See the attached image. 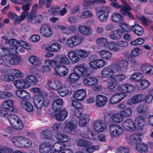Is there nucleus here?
<instances>
[{
  "label": "nucleus",
  "mask_w": 153,
  "mask_h": 153,
  "mask_svg": "<svg viewBox=\"0 0 153 153\" xmlns=\"http://www.w3.org/2000/svg\"><path fill=\"white\" fill-rule=\"evenodd\" d=\"M45 62L48 65H50L54 63L56 65L60 64L68 65L69 63V60L66 57H63L62 56L58 55L55 58L54 60H46Z\"/></svg>",
  "instance_id": "obj_4"
},
{
  "label": "nucleus",
  "mask_w": 153,
  "mask_h": 153,
  "mask_svg": "<svg viewBox=\"0 0 153 153\" xmlns=\"http://www.w3.org/2000/svg\"><path fill=\"white\" fill-rule=\"evenodd\" d=\"M126 95L123 94H117L112 95L110 99V102L112 104H116L124 98Z\"/></svg>",
  "instance_id": "obj_17"
},
{
  "label": "nucleus",
  "mask_w": 153,
  "mask_h": 153,
  "mask_svg": "<svg viewBox=\"0 0 153 153\" xmlns=\"http://www.w3.org/2000/svg\"><path fill=\"white\" fill-rule=\"evenodd\" d=\"M111 18L113 22H120L124 20L123 16L118 13H115L112 14Z\"/></svg>",
  "instance_id": "obj_32"
},
{
  "label": "nucleus",
  "mask_w": 153,
  "mask_h": 153,
  "mask_svg": "<svg viewBox=\"0 0 153 153\" xmlns=\"http://www.w3.org/2000/svg\"><path fill=\"white\" fill-rule=\"evenodd\" d=\"M122 117H129L132 113L131 109L130 108H127L120 112Z\"/></svg>",
  "instance_id": "obj_45"
},
{
  "label": "nucleus",
  "mask_w": 153,
  "mask_h": 153,
  "mask_svg": "<svg viewBox=\"0 0 153 153\" xmlns=\"http://www.w3.org/2000/svg\"><path fill=\"white\" fill-rule=\"evenodd\" d=\"M85 91L82 89H79L76 91L73 94L74 98L78 100H83L86 96Z\"/></svg>",
  "instance_id": "obj_15"
},
{
  "label": "nucleus",
  "mask_w": 153,
  "mask_h": 153,
  "mask_svg": "<svg viewBox=\"0 0 153 153\" xmlns=\"http://www.w3.org/2000/svg\"><path fill=\"white\" fill-rule=\"evenodd\" d=\"M68 115V112L65 109H62L58 112H56L55 115V119L59 121L64 120Z\"/></svg>",
  "instance_id": "obj_23"
},
{
  "label": "nucleus",
  "mask_w": 153,
  "mask_h": 153,
  "mask_svg": "<svg viewBox=\"0 0 153 153\" xmlns=\"http://www.w3.org/2000/svg\"><path fill=\"white\" fill-rule=\"evenodd\" d=\"M122 5H120L117 0L111 1L110 6L117 9H120L119 12L123 15L128 16L129 18L132 19L134 18L133 15L130 12L132 8L130 5L125 0H120Z\"/></svg>",
  "instance_id": "obj_2"
},
{
  "label": "nucleus",
  "mask_w": 153,
  "mask_h": 153,
  "mask_svg": "<svg viewBox=\"0 0 153 153\" xmlns=\"http://www.w3.org/2000/svg\"><path fill=\"white\" fill-rule=\"evenodd\" d=\"M22 108L27 111L30 112L33 111V106L29 101H25L22 102Z\"/></svg>",
  "instance_id": "obj_38"
},
{
  "label": "nucleus",
  "mask_w": 153,
  "mask_h": 153,
  "mask_svg": "<svg viewBox=\"0 0 153 153\" xmlns=\"http://www.w3.org/2000/svg\"><path fill=\"white\" fill-rule=\"evenodd\" d=\"M39 31L42 36L46 37H50L53 33V30L51 26L47 24L42 25L39 29Z\"/></svg>",
  "instance_id": "obj_5"
},
{
  "label": "nucleus",
  "mask_w": 153,
  "mask_h": 153,
  "mask_svg": "<svg viewBox=\"0 0 153 153\" xmlns=\"http://www.w3.org/2000/svg\"><path fill=\"white\" fill-rule=\"evenodd\" d=\"M61 48V45L58 43H55L48 48V50L52 52H57Z\"/></svg>",
  "instance_id": "obj_53"
},
{
  "label": "nucleus",
  "mask_w": 153,
  "mask_h": 153,
  "mask_svg": "<svg viewBox=\"0 0 153 153\" xmlns=\"http://www.w3.org/2000/svg\"><path fill=\"white\" fill-rule=\"evenodd\" d=\"M123 126L126 130L130 131H135L134 123L130 119L126 120L123 123Z\"/></svg>",
  "instance_id": "obj_8"
},
{
  "label": "nucleus",
  "mask_w": 153,
  "mask_h": 153,
  "mask_svg": "<svg viewBox=\"0 0 153 153\" xmlns=\"http://www.w3.org/2000/svg\"><path fill=\"white\" fill-rule=\"evenodd\" d=\"M88 75L87 66L85 64H81L75 67L74 73L70 75L67 80L70 82H75L79 79V76H87Z\"/></svg>",
  "instance_id": "obj_1"
},
{
  "label": "nucleus",
  "mask_w": 153,
  "mask_h": 153,
  "mask_svg": "<svg viewBox=\"0 0 153 153\" xmlns=\"http://www.w3.org/2000/svg\"><path fill=\"white\" fill-rule=\"evenodd\" d=\"M142 71L147 74H153V66L149 65H144L142 67Z\"/></svg>",
  "instance_id": "obj_42"
},
{
  "label": "nucleus",
  "mask_w": 153,
  "mask_h": 153,
  "mask_svg": "<svg viewBox=\"0 0 153 153\" xmlns=\"http://www.w3.org/2000/svg\"><path fill=\"white\" fill-rule=\"evenodd\" d=\"M66 145L63 143H60L59 142H56L54 143L53 146V148L55 149V150L58 151V153L59 152H62L65 148Z\"/></svg>",
  "instance_id": "obj_44"
},
{
  "label": "nucleus",
  "mask_w": 153,
  "mask_h": 153,
  "mask_svg": "<svg viewBox=\"0 0 153 153\" xmlns=\"http://www.w3.org/2000/svg\"><path fill=\"white\" fill-rule=\"evenodd\" d=\"M108 42L107 39L104 37L99 38L96 40V42L98 45L100 46H104L105 47Z\"/></svg>",
  "instance_id": "obj_47"
},
{
  "label": "nucleus",
  "mask_w": 153,
  "mask_h": 153,
  "mask_svg": "<svg viewBox=\"0 0 153 153\" xmlns=\"http://www.w3.org/2000/svg\"><path fill=\"white\" fill-rule=\"evenodd\" d=\"M51 145L49 143H42L39 146V151L41 153H48L50 150Z\"/></svg>",
  "instance_id": "obj_31"
},
{
  "label": "nucleus",
  "mask_w": 153,
  "mask_h": 153,
  "mask_svg": "<svg viewBox=\"0 0 153 153\" xmlns=\"http://www.w3.org/2000/svg\"><path fill=\"white\" fill-rule=\"evenodd\" d=\"M131 28L133 31L137 35L141 36L143 33V28L138 24L131 26Z\"/></svg>",
  "instance_id": "obj_34"
},
{
  "label": "nucleus",
  "mask_w": 153,
  "mask_h": 153,
  "mask_svg": "<svg viewBox=\"0 0 153 153\" xmlns=\"http://www.w3.org/2000/svg\"><path fill=\"white\" fill-rule=\"evenodd\" d=\"M73 36L76 46L81 44L83 41V39L81 35H76Z\"/></svg>",
  "instance_id": "obj_60"
},
{
  "label": "nucleus",
  "mask_w": 153,
  "mask_h": 153,
  "mask_svg": "<svg viewBox=\"0 0 153 153\" xmlns=\"http://www.w3.org/2000/svg\"><path fill=\"white\" fill-rule=\"evenodd\" d=\"M56 136L58 140L62 142V143L64 142H67L70 139L68 135L62 133H57Z\"/></svg>",
  "instance_id": "obj_37"
},
{
  "label": "nucleus",
  "mask_w": 153,
  "mask_h": 153,
  "mask_svg": "<svg viewBox=\"0 0 153 153\" xmlns=\"http://www.w3.org/2000/svg\"><path fill=\"white\" fill-rule=\"evenodd\" d=\"M55 73L60 76H65L68 73V68L64 65H60L55 67L54 68Z\"/></svg>",
  "instance_id": "obj_10"
},
{
  "label": "nucleus",
  "mask_w": 153,
  "mask_h": 153,
  "mask_svg": "<svg viewBox=\"0 0 153 153\" xmlns=\"http://www.w3.org/2000/svg\"><path fill=\"white\" fill-rule=\"evenodd\" d=\"M123 33H122L120 30L116 29L110 33L109 36L111 39L117 40L121 38Z\"/></svg>",
  "instance_id": "obj_27"
},
{
  "label": "nucleus",
  "mask_w": 153,
  "mask_h": 153,
  "mask_svg": "<svg viewBox=\"0 0 153 153\" xmlns=\"http://www.w3.org/2000/svg\"><path fill=\"white\" fill-rule=\"evenodd\" d=\"M89 75L87 76H83L84 77L83 79L84 84L88 86H92L95 85L97 84L98 81L97 79L94 77L89 76L90 73L88 71Z\"/></svg>",
  "instance_id": "obj_7"
},
{
  "label": "nucleus",
  "mask_w": 153,
  "mask_h": 153,
  "mask_svg": "<svg viewBox=\"0 0 153 153\" xmlns=\"http://www.w3.org/2000/svg\"><path fill=\"white\" fill-rule=\"evenodd\" d=\"M128 65V62L126 60L117 59L112 64V66L116 71L121 73L126 70Z\"/></svg>",
  "instance_id": "obj_3"
},
{
  "label": "nucleus",
  "mask_w": 153,
  "mask_h": 153,
  "mask_svg": "<svg viewBox=\"0 0 153 153\" xmlns=\"http://www.w3.org/2000/svg\"><path fill=\"white\" fill-rule=\"evenodd\" d=\"M140 140L141 138L140 137L139 134L138 133H135L132 134L130 136L129 139V142L132 144L137 143Z\"/></svg>",
  "instance_id": "obj_33"
},
{
  "label": "nucleus",
  "mask_w": 153,
  "mask_h": 153,
  "mask_svg": "<svg viewBox=\"0 0 153 153\" xmlns=\"http://www.w3.org/2000/svg\"><path fill=\"white\" fill-rule=\"evenodd\" d=\"M139 84L140 85L141 90L145 89L149 85V82L146 79H142L140 81Z\"/></svg>",
  "instance_id": "obj_62"
},
{
  "label": "nucleus",
  "mask_w": 153,
  "mask_h": 153,
  "mask_svg": "<svg viewBox=\"0 0 153 153\" xmlns=\"http://www.w3.org/2000/svg\"><path fill=\"white\" fill-rule=\"evenodd\" d=\"M41 133L43 137L46 139L50 140L52 139L53 135L51 131H50L48 130H44L42 131Z\"/></svg>",
  "instance_id": "obj_48"
},
{
  "label": "nucleus",
  "mask_w": 153,
  "mask_h": 153,
  "mask_svg": "<svg viewBox=\"0 0 153 153\" xmlns=\"http://www.w3.org/2000/svg\"><path fill=\"white\" fill-rule=\"evenodd\" d=\"M122 117L120 113L113 114L111 116V118L114 121L119 123L122 121Z\"/></svg>",
  "instance_id": "obj_46"
},
{
  "label": "nucleus",
  "mask_w": 153,
  "mask_h": 153,
  "mask_svg": "<svg viewBox=\"0 0 153 153\" xmlns=\"http://www.w3.org/2000/svg\"><path fill=\"white\" fill-rule=\"evenodd\" d=\"M109 128L110 134L112 136H119L123 133L122 128L117 125H111L110 126Z\"/></svg>",
  "instance_id": "obj_6"
},
{
  "label": "nucleus",
  "mask_w": 153,
  "mask_h": 153,
  "mask_svg": "<svg viewBox=\"0 0 153 153\" xmlns=\"http://www.w3.org/2000/svg\"><path fill=\"white\" fill-rule=\"evenodd\" d=\"M37 13L30 12L27 16V21L28 23H40L42 22L41 19H38L36 18Z\"/></svg>",
  "instance_id": "obj_21"
},
{
  "label": "nucleus",
  "mask_w": 153,
  "mask_h": 153,
  "mask_svg": "<svg viewBox=\"0 0 153 153\" xmlns=\"http://www.w3.org/2000/svg\"><path fill=\"white\" fill-rule=\"evenodd\" d=\"M30 62L34 65H38L41 64L39 59L34 56H31L29 58Z\"/></svg>",
  "instance_id": "obj_43"
},
{
  "label": "nucleus",
  "mask_w": 153,
  "mask_h": 153,
  "mask_svg": "<svg viewBox=\"0 0 153 153\" xmlns=\"http://www.w3.org/2000/svg\"><path fill=\"white\" fill-rule=\"evenodd\" d=\"M7 118L12 126L16 123V121L19 119L17 116L13 114H8Z\"/></svg>",
  "instance_id": "obj_41"
},
{
  "label": "nucleus",
  "mask_w": 153,
  "mask_h": 153,
  "mask_svg": "<svg viewBox=\"0 0 153 153\" xmlns=\"http://www.w3.org/2000/svg\"><path fill=\"white\" fill-rule=\"evenodd\" d=\"M33 100L35 107L37 109L42 108L44 103V98L42 96L40 97H34Z\"/></svg>",
  "instance_id": "obj_24"
},
{
  "label": "nucleus",
  "mask_w": 153,
  "mask_h": 153,
  "mask_svg": "<svg viewBox=\"0 0 153 153\" xmlns=\"http://www.w3.org/2000/svg\"><path fill=\"white\" fill-rule=\"evenodd\" d=\"M77 124V121L76 120H71L66 124L65 127L71 131L76 128Z\"/></svg>",
  "instance_id": "obj_39"
},
{
  "label": "nucleus",
  "mask_w": 153,
  "mask_h": 153,
  "mask_svg": "<svg viewBox=\"0 0 153 153\" xmlns=\"http://www.w3.org/2000/svg\"><path fill=\"white\" fill-rule=\"evenodd\" d=\"M106 125L102 120H98L94 123V128L98 132H102L106 128Z\"/></svg>",
  "instance_id": "obj_16"
},
{
  "label": "nucleus",
  "mask_w": 153,
  "mask_h": 153,
  "mask_svg": "<svg viewBox=\"0 0 153 153\" xmlns=\"http://www.w3.org/2000/svg\"><path fill=\"white\" fill-rule=\"evenodd\" d=\"M144 42L145 39L144 38H140L133 41H131L130 42V44L132 45H140L143 44Z\"/></svg>",
  "instance_id": "obj_63"
},
{
  "label": "nucleus",
  "mask_w": 153,
  "mask_h": 153,
  "mask_svg": "<svg viewBox=\"0 0 153 153\" xmlns=\"http://www.w3.org/2000/svg\"><path fill=\"white\" fill-rule=\"evenodd\" d=\"M147 146L144 143H139L136 146V150L141 153H146L147 151Z\"/></svg>",
  "instance_id": "obj_35"
},
{
  "label": "nucleus",
  "mask_w": 153,
  "mask_h": 153,
  "mask_svg": "<svg viewBox=\"0 0 153 153\" xmlns=\"http://www.w3.org/2000/svg\"><path fill=\"white\" fill-rule=\"evenodd\" d=\"M48 85L50 88L53 90H57V91L62 89L63 87L62 83L59 81L52 82L49 81L48 82Z\"/></svg>",
  "instance_id": "obj_20"
},
{
  "label": "nucleus",
  "mask_w": 153,
  "mask_h": 153,
  "mask_svg": "<svg viewBox=\"0 0 153 153\" xmlns=\"http://www.w3.org/2000/svg\"><path fill=\"white\" fill-rule=\"evenodd\" d=\"M143 95L141 94H138L133 96L128 100L127 103L129 105H132L144 101Z\"/></svg>",
  "instance_id": "obj_13"
},
{
  "label": "nucleus",
  "mask_w": 153,
  "mask_h": 153,
  "mask_svg": "<svg viewBox=\"0 0 153 153\" xmlns=\"http://www.w3.org/2000/svg\"><path fill=\"white\" fill-rule=\"evenodd\" d=\"M15 128L17 130H21L24 127V126L22 123L21 120L19 119L17 121L16 123H15L12 126Z\"/></svg>",
  "instance_id": "obj_59"
},
{
  "label": "nucleus",
  "mask_w": 153,
  "mask_h": 153,
  "mask_svg": "<svg viewBox=\"0 0 153 153\" xmlns=\"http://www.w3.org/2000/svg\"><path fill=\"white\" fill-rule=\"evenodd\" d=\"M99 54L102 58L104 59L108 60L110 59L112 54L109 51H100Z\"/></svg>",
  "instance_id": "obj_40"
},
{
  "label": "nucleus",
  "mask_w": 153,
  "mask_h": 153,
  "mask_svg": "<svg viewBox=\"0 0 153 153\" xmlns=\"http://www.w3.org/2000/svg\"><path fill=\"white\" fill-rule=\"evenodd\" d=\"M77 53H76L74 51H70L68 54L69 58L74 63L78 62L80 60V58L77 56Z\"/></svg>",
  "instance_id": "obj_29"
},
{
  "label": "nucleus",
  "mask_w": 153,
  "mask_h": 153,
  "mask_svg": "<svg viewBox=\"0 0 153 153\" xmlns=\"http://www.w3.org/2000/svg\"><path fill=\"white\" fill-rule=\"evenodd\" d=\"M99 149L98 145H95L91 147L84 148L83 149L84 151H85L89 153H92L96 150H98Z\"/></svg>",
  "instance_id": "obj_56"
},
{
  "label": "nucleus",
  "mask_w": 153,
  "mask_h": 153,
  "mask_svg": "<svg viewBox=\"0 0 153 153\" xmlns=\"http://www.w3.org/2000/svg\"><path fill=\"white\" fill-rule=\"evenodd\" d=\"M127 84H123L117 86V91L120 93L119 94H123L126 95V93L127 91Z\"/></svg>",
  "instance_id": "obj_51"
},
{
  "label": "nucleus",
  "mask_w": 153,
  "mask_h": 153,
  "mask_svg": "<svg viewBox=\"0 0 153 153\" xmlns=\"http://www.w3.org/2000/svg\"><path fill=\"white\" fill-rule=\"evenodd\" d=\"M14 84L16 88L20 89L27 88L30 86V85L27 82L26 80L24 79L15 81Z\"/></svg>",
  "instance_id": "obj_14"
},
{
  "label": "nucleus",
  "mask_w": 153,
  "mask_h": 153,
  "mask_svg": "<svg viewBox=\"0 0 153 153\" xmlns=\"http://www.w3.org/2000/svg\"><path fill=\"white\" fill-rule=\"evenodd\" d=\"M63 103V100L61 99L55 100L52 104L53 109L55 111H59L62 108Z\"/></svg>",
  "instance_id": "obj_22"
},
{
  "label": "nucleus",
  "mask_w": 153,
  "mask_h": 153,
  "mask_svg": "<svg viewBox=\"0 0 153 153\" xmlns=\"http://www.w3.org/2000/svg\"><path fill=\"white\" fill-rule=\"evenodd\" d=\"M144 119L141 117H138L136 119L134 122L135 130H142L144 126Z\"/></svg>",
  "instance_id": "obj_19"
},
{
  "label": "nucleus",
  "mask_w": 153,
  "mask_h": 153,
  "mask_svg": "<svg viewBox=\"0 0 153 153\" xmlns=\"http://www.w3.org/2000/svg\"><path fill=\"white\" fill-rule=\"evenodd\" d=\"M8 17L14 20V22L16 23L19 22V16H18L16 14L13 12H9L8 14Z\"/></svg>",
  "instance_id": "obj_64"
},
{
  "label": "nucleus",
  "mask_w": 153,
  "mask_h": 153,
  "mask_svg": "<svg viewBox=\"0 0 153 153\" xmlns=\"http://www.w3.org/2000/svg\"><path fill=\"white\" fill-rule=\"evenodd\" d=\"M32 145V143L29 139L22 136L20 147L28 148H30Z\"/></svg>",
  "instance_id": "obj_30"
},
{
  "label": "nucleus",
  "mask_w": 153,
  "mask_h": 153,
  "mask_svg": "<svg viewBox=\"0 0 153 153\" xmlns=\"http://www.w3.org/2000/svg\"><path fill=\"white\" fill-rule=\"evenodd\" d=\"M1 49V52L0 53V57L5 56L8 55L9 56H10L12 55L11 54V53L9 48H2Z\"/></svg>",
  "instance_id": "obj_52"
},
{
  "label": "nucleus",
  "mask_w": 153,
  "mask_h": 153,
  "mask_svg": "<svg viewBox=\"0 0 153 153\" xmlns=\"http://www.w3.org/2000/svg\"><path fill=\"white\" fill-rule=\"evenodd\" d=\"M67 46L70 48H73L76 46L73 36L70 37L67 39Z\"/></svg>",
  "instance_id": "obj_61"
},
{
  "label": "nucleus",
  "mask_w": 153,
  "mask_h": 153,
  "mask_svg": "<svg viewBox=\"0 0 153 153\" xmlns=\"http://www.w3.org/2000/svg\"><path fill=\"white\" fill-rule=\"evenodd\" d=\"M126 76L123 74L117 75L113 76L112 79L115 81L120 82L125 79Z\"/></svg>",
  "instance_id": "obj_54"
},
{
  "label": "nucleus",
  "mask_w": 153,
  "mask_h": 153,
  "mask_svg": "<svg viewBox=\"0 0 153 153\" xmlns=\"http://www.w3.org/2000/svg\"><path fill=\"white\" fill-rule=\"evenodd\" d=\"M16 94L18 97L23 100H27L30 98V93L23 90H17Z\"/></svg>",
  "instance_id": "obj_11"
},
{
  "label": "nucleus",
  "mask_w": 153,
  "mask_h": 153,
  "mask_svg": "<svg viewBox=\"0 0 153 153\" xmlns=\"http://www.w3.org/2000/svg\"><path fill=\"white\" fill-rule=\"evenodd\" d=\"M12 74L17 77L20 78L23 76V74L19 70L12 69L11 70Z\"/></svg>",
  "instance_id": "obj_57"
},
{
  "label": "nucleus",
  "mask_w": 153,
  "mask_h": 153,
  "mask_svg": "<svg viewBox=\"0 0 153 153\" xmlns=\"http://www.w3.org/2000/svg\"><path fill=\"white\" fill-rule=\"evenodd\" d=\"M111 10V8L107 6H104L101 8H97L96 9L97 15L99 14L100 13H102L103 14L108 16L109 13Z\"/></svg>",
  "instance_id": "obj_26"
},
{
  "label": "nucleus",
  "mask_w": 153,
  "mask_h": 153,
  "mask_svg": "<svg viewBox=\"0 0 153 153\" xmlns=\"http://www.w3.org/2000/svg\"><path fill=\"white\" fill-rule=\"evenodd\" d=\"M22 136H13L11 139L12 143L15 146L20 147Z\"/></svg>",
  "instance_id": "obj_36"
},
{
  "label": "nucleus",
  "mask_w": 153,
  "mask_h": 153,
  "mask_svg": "<svg viewBox=\"0 0 153 153\" xmlns=\"http://www.w3.org/2000/svg\"><path fill=\"white\" fill-rule=\"evenodd\" d=\"M107 100L106 97L100 95H97L96 99V105L99 107H102L105 105Z\"/></svg>",
  "instance_id": "obj_12"
},
{
  "label": "nucleus",
  "mask_w": 153,
  "mask_h": 153,
  "mask_svg": "<svg viewBox=\"0 0 153 153\" xmlns=\"http://www.w3.org/2000/svg\"><path fill=\"white\" fill-rule=\"evenodd\" d=\"M79 32L82 34L89 36L92 33V30L89 27L84 25L79 26L78 27Z\"/></svg>",
  "instance_id": "obj_18"
},
{
  "label": "nucleus",
  "mask_w": 153,
  "mask_h": 153,
  "mask_svg": "<svg viewBox=\"0 0 153 153\" xmlns=\"http://www.w3.org/2000/svg\"><path fill=\"white\" fill-rule=\"evenodd\" d=\"M13 101L10 100H7L2 102V106L5 109L12 111L13 110Z\"/></svg>",
  "instance_id": "obj_28"
},
{
  "label": "nucleus",
  "mask_w": 153,
  "mask_h": 153,
  "mask_svg": "<svg viewBox=\"0 0 153 153\" xmlns=\"http://www.w3.org/2000/svg\"><path fill=\"white\" fill-rule=\"evenodd\" d=\"M78 55L82 58H86L88 56V53L86 51L82 49H78L76 51Z\"/></svg>",
  "instance_id": "obj_58"
},
{
  "label": "nucleus",
  "mask_w": 153,
  "mask_h": 153,
  "mask_svg": "<svg viewBox=\"0 0 153 153\" xmlns=\"http://www.w3.org/2000/svg\"><path fill=\"white\" fill-rule=\"evenodd\" d=\"M22 61L20 57L16 54H12L8 56L7 59V62L11 65H16L19 64Z\"/></svg>",
  "instance_id": "obj_9"
},
{
  "label": "nucleus",
  "mask_w": 153,
  "mask_h": 153,
  "mask_svg": "<svg viewBox=\"0 0 153 153\" xmlns=\"http://www.w3.org/2000/svg\"><path fill=\"white\" fill-rule=\"evenodd\" d=\"M114 73V71L109 67H105L103 68L101 72L102 77L104 78L111 77Z\"/></svg>",
  "instance_id": "obj_25"
},
{
  "label": "nucleus",
  "mask_w": 153,
  "mask_h": 153,
  "mask_svg": "<svg viewBox=\"0 0 153 153\" xmlns=\"http://www.w3.org/2000/svg\"><path fill=\"white\" fill-rule=\"evenodd\" d=\"M120 25L123 31V33L125 32H129L131 31V28L126 23H121Z\"/></svg>",
  "instance_id": "obj_55"
},
{
  "label": "nucleus",
  "mask_w": 153,
  "mask_h": 153,
  "mask_svg": "<svg viewBox=\"0 0 153 153\" xmlns=\"http://www.w3.org/2000/svg\"><path fill=\"white\" fill-rule=\"evenodd\" d=\"M7 41V42H6V43L9 44L11 46L15 47L16 51H18V47L17 45L19 44V42H18L17 40L15 39H13Z\"/></svg>",
  "instance_id": "obj_49"
},
{
  "label": "nucleus",
  "mask_w": 153,
  "mask_h": 153,
  "mask_svg": "<svg viewBox=\"0 0 153 153\" xmlns=\"http://www.w3.org/2000/svg\"><path fill=\"white\" fill-rule=\"evenodd\" d=\"M90 142L85 140L80 139L77 142V145L80 147H87L90 145Z\"/></svg>",
  "instance_id": "obj_50"
}]
</instances>
